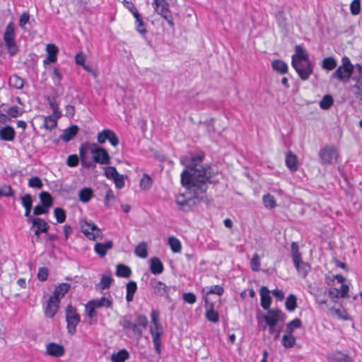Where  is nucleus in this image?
<instances>
[{
	"mask_svg": "<svg viewBox=\"0 0 362 362\" xmlns=\"http://www.w3.org/2000/svg\"><path fill=\"white\" fill-rule=\"evenodd\" d=\"M203 157L198 156L192 158V163L181 174V182L196 194L203 193L206 190V183L209 180L210 173L200 163Z\"/></svg>",
	"mask_w": 362,
	"mask_h": 362,
	"instance_id": "nucleus-1",
	"label": "nucleus"
},
{
	"mask_svg": "<svg viewBox=\"0 0 362 362\" xmlns=\"http://www.w3.org/2000/svg\"><path fill=\"white\" fill-rule=\"evenodd\" d=\"M341 62V65L332 73L331 77L337 78L341 82L347 83L351 77L354 66L351 63L349 58L346 56L342 58Z\"/></svg>",
	"mask_w": 362,
	"mask_h": 362,
	"instance_id": "nucleus-2",
	"label": "nucleus"
},
{
	"mask_svg": "<svg viewBox=\"0 0 362 362\" xmlns=\"http://www.w3.org/2000/svg\"><path fill=\"white\" fill-rule=\"evenodd\" d=\"M286 315L281 310L269 309L267 310V315L264 316L266 325L269 326V334L274 333V327L279 321L284 322Z\"/></svg>",
	"mask_w": 362,
	"mask_h": 362,
	"instance_id": "nucleus-3",
	"label": "nucleus"
},
{
	"mask_svg": "<svg viewBox=\"0 0 362 362\" xmlns=\"http://www.w3.org/2000/svg\"><path fill=\"white\" fill-rule=\"evenodd\" d=\"M81 228L82 233L91 240H101L103 238V233L98 226L91 221H81Z\"/></svg>",
	"mask_w": 362,
	"mask_h": 362,
	"instance_id": "nucleus-4",
	"label": "nucleus"
},
{
	"mask_svg": "<svg viewBox=\"0 0 362 362\" xmlns=\"http://www.w3.org/2000/svg\"><path fill=\"white\" fill-rule=\"evenodd\" d=\"M152 4L155 12L165 18L170 27H173V16L166 0H153Z\"/></svg>",
	"mask_w": 362,
	"mask_h": 362,
	"instance_id": "nucleus-5",
	"label": "nucleus"
},
{
	"mask_svg": "<svg viewBox=\"0 0 362 362\" xmlns=\"http://www.w3.org/2000/svg\"><path fill=\"white\" fill-rule=\"evenodd\" d=\"M4 40L9 54L11 56L15 55L18 52V49L15 42L14 25L12 23H10L6 27Z\"/></svg>",
	"mask_w": 362,
	"mask_h": 362,
	"instance_id": "nucleus-6",
	"label": "nucleus"
},
{
	"mask_svg": "<svg viewBox=\"0 0 362 362\" xmlns=\"http://www.w3.org/2000/svg\"><path fill=\"white\" fill-rule=\"evenodd\" d=\"M90 153L93 155V162L100 165H107L110 162V157L107 151L96 144L90 143Z\"/></svg>",
	"mask_w": 362,
	"mask_h": 362,
	"instance_id": "nucleus-7",
	"label": "nucleus"
},
{
	"mask_svg": "<svg viewBox=\"0 0 362 362\" xmlns=\"http://www.w3.org/2000/svg\"><path fill=\"white\" fill-rule=\"evenodd\" d=\"M291 64L299 77L303 81L308 79L313 73V66L310 62H298L293 59Z\"/></svg>",
	"mask_w": 362,
	"mask_h": 362,
	"instance_id": "nucleus-8",
	"label": "nucleus"
},
{
	"mask_svg": "<svg viewBox=\"0 0 362 362\" xmlns=\"http://www.w3.org/2000/svg\"><path fill=\"white\" fill-rule=\"evenodd\" d=\"M66 320L69 333L74 334L76 332V325L80 321V316L74 308L71 305L66 309Z\"/></svg>",
	"mask_w": 362,
	"mask_h": 362,
	"instance_id": "nucleus-9",
	"label": "nucleus"
},
{
	"mask_svg": "<svg viewBox=\"0 0 362 362\" xmlns=\"http://www.w3.org/2000/svg\"><path fill=\"white\" fill-rule=\"evenodd\" d=\"M335 156V148L332 146H325L319 151L320 163L322 165L330 163Z\"/></svg>",
	"mask_w": 362,
	"mask_h": 362,
	"instance_id": "nucleus-10",
	"label": "nucleus"
},
{
	"mask_svg": "<svg viewBox=\"0 0 362 362\" xmlns=\"http://www.w3.org/2000/svg\"><path fill=\"white\" fill-rule=\"evenodd\" d=\"M150 285L153 289L155 293L168 298L169 288L164 283L156 279H152L150 281Z\"/></svg>",
	"mask_w": 362,
	"mask_h": 362,
	"instance_id": "nucleus-11",
	"label": "nucleus"
},
{
	"mask_svg": "<svg viewBox=\"0 0 362 362\" xmlns=\"http://www.w3.org/2000/svg\"><path fill=\"white\" fill-rule=\"evenodd\" d=\"M120 324L124 329L132 330L133 333L139 337L142 336V329L138 327V325L132 321L131 316H124L120 322Z\"/></svg>",
	"mask_w": 362,
	"mask_h": 362,
	"instance_id": "nucleus-12",
	"label": "nucleus"
},
{
	"mask_svg": "<svg viewBox=\"0 0 362 362\" xmlns=\"http://www.w3.org/2000/svg\"><path fill=\"white\" fill-rule=\"evenodd\" d=\"M90 153V143H85L82 144L79 148V156L81 165L86 168L92 166V162L88 159V153Z\"/></svg>",
	"mask_w": 362,
	"mask_h": 362,
	"instance_id": "nucleus-13",
	"label": "nucleus"
},
{
	"mask_svg": "<svg viewBox=\"0 0 362 362\" xmlns=\"http://www.w3.org/2000/svg\"><path fill=\"white\" fill-rule=\"evenodd\" d=\"M46 353L51 356L61 357L64 354L65 350L62 345L52 342L46 346Z\"/></svg>",
	"mask_w": 362,
	"mask_h": 362,
	"instance_id": "nucleus-14",
	"label": "nucleus"
},
{
	"mask_svg": "<svg viewBox=\"0 0 362 362\" xmlns=\"http://www.w3.org/2000/svg\"><path fill=\"white\" fill-rule=\"evenodd\" d=\"M203 298H204L206 305H208L209 301V296L210 294H217L218 296H221L224 292V288L220 286L215 285L211 287L206 286L203 288Z\"/></svg>",
	"mask_w": 362,
	"mask_h": 362,
	"instance_id": "nucleus-15",
	"label": "nucleus"
},
{
	"mask_svg": "<svg viewBox=\"0 0 362 362\" xmlns=\"http://www.w3.org/2000/svg\"><path fill=\"white\" fill-rule=\"evenodd\" d=\"M261 297V306L264 310H269L272 303V298L269 295V290L267 286H262L259 291Z\"/></svg>",
	"mask_w": 362,
	"mask_h": 362,
	"instance_id": "nucleus-16",
	"label": "nucleus"
},
{
	"mask_svg": "<svg viewBox=\"0 0 362 362\" xmlns=\"http://www.w3.org/2000/svg\"><path fill=\"white\" fill-rule=\"evenodd\" d=\"M59 300L51 296L49 299L47 305L45 308V315L48 317H52L57 313L59 306Z\"/></svg>",
	"mask_w": 362,
	"mask_h": 362,
	"instance_id": "nucleus-17",
	"label": "nucleus"
},
{
	"mask_svg": "<svg viewBox=\"0 0 362 362\" xmlns=\"http://www.w3.org/2000/svg\"><path fill=\"white\" fill-rule=\"evenodd\" d=\"M15 135V130L11 126L0 128V139L3 141H11L14 139Z\"/></svg>",
	"mask_w": 362,
	"mask_h": 362,
	"instance_id": "nucleus-18",
	"label": "nucleus"
},
{
	"mask_svg": "<svg viewBox=\"0 0 362 362\" xmlns=\"http://www.w3.org/2000/svg\"><path fill=\"white\" fill-rule=\"evenodd\" d=\"M296 59V61H305L310 62L309 59V55L307 53L306 50L304 49L300 45H296L295 47V54L292 56V60Z\"/></svg>",
	"mask_w": 362,
	"mask_h": 362,
	"instance_id": "nucleus-19",
	"label": "nucleus"
},
{
	"mask_svg": "<svg viewBox=\"0 0 362 362\" xmlns=\"http://www.w3.org/2000/svg\"><path fill=\"white\" fill-rule=\"evenodd\" d=\"M113 246L112 241H107L105 243H96L94 246L95 252L101 257L105 256L107 250L111 249Z\"/></svg>",
	"mask_w": 362,
	"mask_h": 362,
	"instance_id": "nucleus-20",
	"label": "nucleus"
},
{
	"mask_svg": "<svg viewBox=\"0 0 362 362\" xmlns=\"http://www.w3.org/2000/svg\"><path fill=\"white\" fill-rule=\"evenodd\" d=\"M78 131V127L76 125H72L64 131L63 134L61 136V139L64 141H69L76 136Z\"/></svg>",
	"mask_w": 362,
	"mask_h": 362,
	"instance_id": "nucleus-21",
	"label": "nucleus"
},
{
	"mask_svg": "<svg viewBox=\"0 0 362 362\" xmlns=\"http://www.w3.org/2000/svg\"><path fill=\"white\" fill-rule=\"evenodd\" d=\"M150 269L153 274H160L163 271V265L158 257H153L150 260Z\"/></svg>",
	"mask_w": 362,
	"mask_h": 362,
	"instance_id": "nucleus-22",
	"label": "nucleus"
},
{
	"mask_svg": "<svg viewBox=\"0 0 362 362\" xmlns=\"http://www.w3.org/2000/svg\"><path fill=\"white\" fill-rule=\"evenodd\" d=\"M70 288V285L66 283L60 284L54 290L52 297L59 300V298L64 296Z\"/></svg>",
	"mask_w": 362,
	"mask_h": 362,
	"instance_id": "nucleus-23",
	"label": "nucleus"
},
{
	"mask_svg": "<svg viewBox=\"0 0 362 362\" xmlns=\"http://www.w3.org/2000/svg\"><path fill=\"white\" fill-rule=\"evenodd\" d=\"M90 301L91 304L93 305V307H95V308H99L102 307L110 308L112 307L113 305L112 300L105 297H102L100 299L92 300Z\"/></svg>",
	"mask_w": 362,
	"mask_h": 362,
	"instance_id": "nucleus-24",
	"label": "nucleus"
},
{
	"mask_svg": "<svg viewBox=\"0 0 362 362\" xmlns=\"http://www.w3.org/2000/svg\"><path fill=\"white\" fill-rule=\"evenodd\" d=\"M93 196V191L90 187H84L78 192V199L83 203L88 202Z\"/></svg>",
	"mask_w": 362,
	"mask_h": 362,
	"instance_id": "nucleus-25",
	"label": "nucleus"
},
{
	"mask_svg": "<svg viewBox=\"0 0 362 362\" xmlns=\"http://www.w3.org/2000/svg\"><path fill=\"white\" fill-rule=\"evenodd\" d=\"M22 204L25 209V216L30 218V214L32 209L33 199L30 194H25L21 198Z\"/></svg>",
	"mask_w": 362,
	"mask_h": 362,
	"instance_id": "nucleus-26",
	"label": "nucleus"
},
{
	"mask_svg": "<svg viewBox=\"0 0 362 362\" xmlns=\"http://www.w3.org/2000/svg\"><path fill=\"white\" fill-rule=\"evenodd\" d=\"M129 358V352L126 349H122L117 353L112 354L111 361L112 362H125Z\"/></svg>",
	"mask_w": 362,
	"mask_h": 362,
	"instance_id": "nucleus-27",
	"label": "nucleus"
},
{
	"mask_svg": "<svg viewBox=\"0 0 362 362\" xmlns=\"http://www.w3.org/2000/svg\"><path fill=\"white\" fill-rule=\"evenodd\" d=\"M272 66L276 71L284 74L288 71L287 64L282 60L275 59L272 63Z\"/></svg>",
	"mask_w": 362,
	"mask_h": 362,
	"instance_id": "nucleus-28",
	"label": "nucleus"
},
{
	"mask_svg": "<svg viewBox=\"0 0 362 362\" xmlns=\"http://www.w3.org/2000/svg\"><path fill=\"white\" fill-rule=\"evenodd\" d=\"M286 164L287 167L293 172L297 170V157L291 151L288 153L286 157Z\"/></svg>",
	"mask_w": 362,
	"mask_h": 362,
	"instance_id": "nucleus-29",
	"label": "nucleus"
},
{
	"mask_svg": "<svg viewBox=\"0 0 362 362\" xmlns=\"http://www.w3.org/2000/svg\"><path fill=\"white\" fill-rule=\"evenodd\" d=\"M294 266L296 268L299 275L303 278H305L310 270V264L303 261L294 264Z\"/></svg>",
	"mask_w": 362,
	"mask_h": 362,
	"instance_id": "nucleus-30",
	"label": "nucleus"
},
{
	"mask_svg": "<svg viewBox=\"0 0 362 362\" xmlns=\"http://www.w3.org/2000/svg\"><path fill=\"white\" fill-rule=\"evenodd\" d=\"M32 223L33 228H36L42 233H46L49 229L48 224L40 218H33Z\"/></svg>",
	"mask_w": 362,
	"mask_h": 362,
	"instance_id": "nucleus-31",
	"label": "nucleus"
},
{
	"mask_svg": "<svg viewBox=\"0 0 362 362\" xmlns=\"http://www.w3.org/2000/svg\"><path fill=\"white\" fill-rule=\"evenodd\" d=\"M291 257H292L293 264H298V262H302L303 260L301 259V254L299 252V247H298V243H296V242H293L291 243Z\"/></svg>",
	"mask_w": 362,
	"mask_h": 362,
	"instance_id": "nucleus-32",
	"label": "nucleus"
},
{
	"mask_svg": "<svg viewBox=\"0 0 362 362\" xmlns=\"http://www.w3.org/2000/svg\"><path fill=\"white\" fill-rule=\"evenodd\" d=\"M137 286L135 281H131L127 284V295L126 300L131 302L133 300L134 295L136 291Z\"/></svg>",
	"mask_w": 362,
	"mask_h": 362,
	"instance_id": "nucleus-33",
	"label": "nucleus"
},
{
	"mask_svg": "<svg viewBox=\"0 0 362 362\" xmlns=\"http://www.w3.org/2000/svg\"><path fill=\"white\" fill-rule=\"evenodd\" d=\"M134 253L137 257L146 258L148 256L147 245L145 242L139 243L134 250Z\"/></svg>",
	"mask_w": 362,
	"mask_h": 362,
	"instance_id": "nucleus-34",
	"label": "nucleus"
},
{
	"mask_svg": "<svg viewBox=\"0 0 362 362\" xmlns=\"http://www.w3.org/2000/svg\"><path fill=\"white\" fill-rule=\"evenodd\" d=\"M40 199L43 206L49 208L53 204V199L51 194L47 192H42L40 194Z\"/></svg>",
	"mask_w": 362,
	"mask_h": 362,
	"instance_id": "nucleus-35",
	"label": "nucleus"
},
{
	"mask_svg": "<svg viewBox=\"0 0 362 362\" xmlns=\"http://www.w3.org/2000/svg\"><path fill=\"white\" fill-rule=\"evenodd\" d=\"M8 83L10 86L14 88L22 89L24 85V81L18 76L13 75L9 78Z\"/></svg>",
	"mask_w": 362,
	"mask_h": 362,
	"instance_id": "nucleus-36",
	"label": "nucleus"
},
{
	"mask_svg": "<svg viewBox=\"0 0 362 362\" xmlns=\"http://www.w3.org/2000/svg\"><path fill=\"white\" fill-rule=\"evenodd\" d=\"M130 268L124 264H118L117 267L116 275L120 277L128 278L131 276Z\"/></svg>",
	"mask_w": 362,
	"mask_h": 362,
	"instance_id": "nucleus-37",
	"label": "nucleus"
},
{
	"mask_svg": "<svg viewBox=\"0 0 362 362\" xmlns=\"http://www.w3.org/2000/svg\"><path fill=\"white\" fill-rule=\"evenodd\" d=\"M337 61L332 57H326L322 60V67L326 70H333L337 67Z\"/></svg>",
	"mask_w": 362,
	"mask_h": 362,
	"instance_id": "nucleus-38",
	"label": "nucleus"
},
{
	"mask_svg": "<svg viewBox=\"0 0 362 362\" xmlns=\"http://www.w3.org/2000/svg\"><path fill=\"white\" fill-rule=\"evenodd\" d=\"M296 342V338L293 334L288 333L282 337V344L285 348H292Z\"/></svg>",
	"mask_w": 362,
	"mask_h": 362,
	"instance_id": "nucleus-39",
	"label": "nucleus"
},
{
	"mask_svg": "<svg viewBox=\"0 0 362 362\" xmlns=\"http://www.w3.org/2000/svg\"><path fill=\"white\" fill-rule=\"evenodd\" d=\"M262 201L264 206L267 209H272L276 206V200L274 196L271 195L270 194L264 195Z\"/></svg>",
	"mask_w": 362,
	"mask_h": 362,
	"instance_id": "nucleus-40",
	"label": "nucleus"
},
{
	"mask_svg": "<svg viewBox=\"0 0 362 362\" xmlns=\"http://www.w3.org/2000/svg\"><path fill=\"white\" fill-rule=\"evenodd\" d=\"M208 310L206 311V318L213 322H216L218 321V313L214 310L212 308V304L209 303L206 305Z\"/></svg>",
	"mask_w": 362,
	"mask_h": 362,
	"instance_id": "nucleus-41",
	"label": "nucleus"
},
{
	"mask_svg": "<svg viewBox=\"0 0 362 362\" xmlns=\"http://www.w3.org/2000/svg\"><path fill=\"white\" fill-rule=\"evenodd\" d=\"M168 245L173 252H180L181 251V243L177 238L170 237L168 238Z\"/></svg>",
	"mask_w": 362,
	"mask_h": 362,
	"instance_id": "nucleus-42",
	"label": "nucleus"
},
{
	"mask_svg": "<svg viewBox=\"0 0 362 362\" xmlns=\"http://www.w3.org/2000/svg\"><path fill=\"white\" fill-rule=\"evenodd\" d=\"M112 281L113 279L112 278L111 275L104 274L102 276L98 286L102 290L106 289L110 287Z\"/></svg>",
	"mask_w": 362,
	"mask_h": 362,
	"instance_id": "nucleus-43",
	"label": "nucleus"
},
{
	"mask_svg": "<svg viewBox=\"0 0 362 362\" xmlns=\"http://www.w3.org/2000/svg\"><path fill=\"white\" fill-rule=\"evenodd\" d=\"M296 301H297L296 297L293 294H290L287 297L286 303H285L286 309L290 312L293 311L297 306Z\"/></svg>",
	"mask_w": 362,
	"mask_h": 362,
	"instance_id": "nucleus-44",
	"label": "nucleus"
},
{
	"mask_svg": "<svg viewBox=\"0 0 362 362\" xmlns=\"http://www.w3.org/2000/svg\"><path fill=\"white\" fill-rule=\"evenodd\" d=\"M334 103V100L332 95H325L320 102V107L322 110H328Z\"/></svg>",
	"mask_w": 362,
	"mask_h": 362,
	"instance_id": "nucleus-45",
	"label": "nucleus"
},
{
	"mask_svg": "<svg viewBox=\"0 0 362 362\" xmlns=\"http://www.w3.org/2000/svg\"><path fill=\"white\" fill-rule=\"evenodd\" d=\"M134 18H136V30L141 34H146V29L144 23L141 19V16L139 13H134Z\"/></svg>",
	"mask_w": 362,
	"mask_h": 362,
	"instance_id": "nucleus-46",
	"label": "nucleus"
},
{
	"mask_svg": "<svg viewBox=\"0 0 362 362\" xmlns=\"http://www.w3.org/2000/svg\"><path fill=\"white\" fill-rule=\"evenodd\" d=\"M23 112H24V110L22 108H21L18 106H16V105L9 107L6 111V113L8 114V115L10 117H13V118L21 116L23 114Z\"/></svg>",
	"mask_w": 362,
	"mask_h": 362,
	"instance_id": "nucleus-47",
	"label": "nucleus"
},
{
	"mask_svg": "<svg viewBox=\"0 0 362 362\" xmlns=\"http://www.w3.org/2000/svg\"><path fill=\"white\" fill-rule=\"evenodd\" d=\"M302 326L301 320L298 318H296L286 325V329L288 333L293 334L296 329L300 328Z\"/></svg>",
	"mask_w": 362,
	"mask_h": 362,
	"instance_id": "nucleus-48",
	"label": "nucleus"
},
{
	"mask_svg": "<svg viewBox=\"0 0 362 362\" xmlns=\"http://www.w3.org/2000/svg\"><path fill=\"white\" fill-rule=\"evenodd\" d=\"M354 79L356 80V83L354 85V88L356 89V91L355 92L356 98L362 100V76H360L358 78L355 77Z\"/></svg>",
	"mask_w": 362,
	"mask_h": 362,
	"instance_id": "nucleus-49",
	"label": "nucleus"
},
{
	"mask_svg": "<svg viewBox=\"0 0 362 362\" xmlns=\"http://www.w3.org/2000/svg\"><path fill=\"white\" fill-rule=\"evenodd\" d=\"M54 214L58 223H62L65 221L66 217V212L62 208H55Z\"/></svg>",
	"mask_w": 362,
	"mask_h": 362,
	"instance_id": "nucleus-50",
	"label": "nucleus"
},
{
	"mask_svg": "<svg viewBox=\"0 0 362 362\" xmlns=\"http://www.w3.org/2000/svg\"><path fill=\"white\" fill-rule=\"evenodd\" d=\"M140 187L143 189H148L152 185V180L149 175L144 174L140 180Z\"/></svg>",
	"mask_w": 362,
	"mask_h": 362,
	"instance_id": "nucleus-51",
	"label": "nucleus"
},
{
	"mask_svg": "<svg viewBox=\"0 0 362 362\" xmlns=\"http://www.w3.org/2000/svg\"><path fill=\"white\" fill-rule=\"evenodd\" d=\"M57 126L56 119L52 116L46 117L44 119V127L46 129L52 130Z\"/></svg>",
	"mask_w": 362,
	"mask_h": 362,
	"instance_id": "nucleus-52",
	"label": "nucleus"
},
{
	"mask_svg": "<svg viewBox=\"0 0 362 362\" xmlns=\"http://www.w3.org/2000/svg\"><path fill=\"white\" fill-rule=\"evenodd\" d=\"M162 334H160V333H153L152 334V339L154 344V347L156 349V353L160 355L161 353L160 350V336Z\"/></svg>",
	"mask_w": 362,
	"mask_h": 362,
	"instance_id": "nucleus-53",
	"label": "nucleus"
},
{
	"mask_svg": "<svg viewBox=\"0 0 362 362\" xmlns=\"http://www.w3.org/2000/svg\"><path fill=\"white\" fill-rule=\"evenodd\" d=\"M250 266L252 271L257 272L260 269V257L255 254L250 261Z\"/></svg>",
	"mask_w": 362,
	"mask_h": 362,
	"instance_id": "nucleus-54",
	"label": "nucleus"
},
{
	"mask_svg": "<svg viewBox=\"0 0 362 362\" xmlns=\"http://www.w3.org/2000/svg\"><path fill=\"white\" fill-rule=\"evenodd\" d=\"M110 134V129H104L99 132L97 136V141L98 144H104L108 139V136Z\"/></svg>",
	"mask_w": 362,
	"mask_h": 362,
	"instance_id": "nucleus-55",
	"label": "nucleus"
},
{
	"mask_svg": "<svg viewBox=\"0 0 362 362\" xmlns=\"http://www.w3.org/2000/svg\"><path fill=\"white\" fill-rule=\"evenodd\" d=\"M105 175L110 180H114L116 176H118V172L116 168L112 166H109L105 169Z\"/></svg>",
	"mask_w": 362,
	"mask_h": 362,
	"instance_id": "nucleus-56",
	"label": "nucleus"
},
{
	"mask_svg": "<svg viewBox=\"0 0 362 362\" xmlns=\"http://www.w3.org/2000/svg\"><path fill=\"white\" fill-rule=\"evenodd\" d=\"M28 185L30 187L41 189L43 186V184L40 177H33L29 180Z\"/></svg>",
	"mask_w": 362,
	"mask_h": 362,
	"instance_id": "nucleus-57",
	"label": "nucleus"
},
{
	"mask_svg": "<svg viewBox=\"0 0 362 362\" xmlns=\"http://www.w3.org/2000/svg\"><path fill=\"white\" fill-rule=\"evenodd\" d=\"M115 197L113 191L110 189H108L106 192L105 200H104L105 205L107 207H110V206L111 205V202L115 201Z\"/></svg>",
	"mask_w": 362,
	"mask_h": 362,
	"instance_id": "nucleus-58",
	"label": "nucleus"
},
{
	"mask_svg": "<svg viewBox=\"0 0 362 362\" xmlns=\"http://www.w3.org/2000/svg\"><path fill=\"white\" fill-rule=\"evenodd\" d=\"M350 10L353 15H358L361 11L360 1L354 0L350 5Z\"/></svg>",
	"mask_w": 362,
	"mask_h": 362,
	"instance_id": "nucleus-59",
	"label": "nucleus"
},
{
	"mask_svg": "<svg viewBox=\"0 0 362 362\" xmlns=\"http://www.w3.org/2000/svg\"><path fill=\"white\" fill-rule=\"evenodd\" d=\"M176 203L180 206L181 210L187 211L186 206L188 205V201L186 200L183 194L177 197Z\"/></svg>",
	"mask_w": 362,
	"mask_h": 362,
	"instance_id": "nucleus-60",
	"label": "nucleus"
},
{
	"mask_svg": "<svg viewBox=\"0 0 362 362\" xmlns=\"http://www.w3.org/2000/svg\"><path fill=\"white\" fill-rule=\"evenodd\" d=\"M78 157L77 155H70L66 159V165L69 167H76L78 164Z\"/></svg>",
	"mask_w": 362,
	"mask_h": 362,
	"instance_id": "nucleus-61",
	"label": "nucleus"
},
{
	"mask_svg": "<svg viewBox=\"0 0 362 362\" xmlns=\"http://www.w3.org/2000/svg\"><path fill=\"white\" fill-rule=\"evenodd\" d=\"M127 177V175L118 174V176H116L113 180L115 184V186L118 189H121L124 186V178Z\"/></svg>",
	"mask_w": 362,
	"mask_h": 362,
	"instance_id": "nucleus-62",
	"label": "nucleus"
},
{
	"mask_svg": "<svg viewBox=\"0 0 362 362\" xmlns=\"http://www.w3.org/2000/svg\"><path fill=\"white\" fill-rule=\"evenodd\" d=\"M95 309L96 308L93 307V305L91 304L90 301H89L86 305V312L90 318L96 317L97 313L95 310Z\"/></svg>",
	"mask_w": 362,
	"mask_h": 362,
	"instance_id": "nucleus-63",
	"label": "nucleus"
},
{
	"mask_svg": "<svg viewBox=\"0 0 362 362\" xmlns=\"http://www.w3.org/2000/svg\"><path fill=\"white\" fill-rule=\"evenodd\" d=\"M336 362H352L353 360L349 356L342 354L341 352H338L337 355L335 357Z\"/></svg>",
	"mask_w": 362,
	"mask_h": 362,
	"instance_id": "nucleus-64",
	"label": "nucleus"
}]
</instances>
